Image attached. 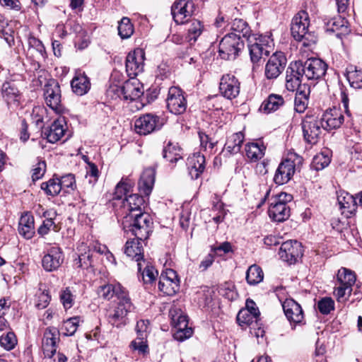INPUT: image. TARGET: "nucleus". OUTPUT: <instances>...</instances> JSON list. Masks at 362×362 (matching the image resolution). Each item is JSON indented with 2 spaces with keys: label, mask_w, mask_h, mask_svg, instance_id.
Listing matches in <instances>:
<instances>
[{
  "label": "nucleus",
  "mask_w": 362,
  "mask_h": 362,
  "mask_svg": "<svg viewBox=\"0 0 362 362\" xmlns=\"http://www.w3.org/2000/svg\"><path fill=\"white\" fill-rule=\"evenodd\" d=\"M187 165L192 179H197L205 168V157L200 153H194L187 158Z\"/></svg>",
  "instance_id": "26"
},
{
  "label": "nucleus",
  "mask_w": 362,
  "mask_h": 362,
  "mask_svg": "<svg viewBox=\"0 0 362 362\" xmlns=\"http://www.w3.org/2000/svg\"><path fill=\"white\" fill-rule=\"evenodd\" d=\"M264 274L260 267L251 265L246 272V281L250 285H256L262 281Z\"/></svg>",
  "instance_id": "43"
},
{
  "label": "nucleus",
  "mask_w": 362,
  "mask_h": 362,
  "mask_svg": "<svg viewBox=\"0 0 362 362\" xmlns=\"http://www.w3.org/2000/svg\"><path fill=\"white\" fill-rule=\"evenodd\" d=\"M118 34L122 39H127L134 33V24H118Z\"/></svg>",
  "instance_id": "58"
},
{
  "label": "nucleus",
  "mask_w": 362,
  "mask_h": 362,
  "mask_svg": "<svg viewBox=\"0 0 362 362\" xmlns=\"http://www.w3.org/2000/svg\"><path fill=\"white\" fill-rule=\"evenodd\" d=\"M232 29L233 32L230 33L231 34L235 35L237 37H240V40H241V37H245L251 42L250 37L252 31L248 24H233Z\"/></svg>",
  "instance_id": "51"
},
{
  "label": "nucleus",
  "mask_w": 362,
  "mask_h": 362,
  "mask_svg": "<svg viewBox=\"0 0 362 362\" xmlns=\"http://www.w3.org/2000/svg\"><path fill=\"white\" fill-rule=\"evenodd\" d=\"M351 291L352 288L338 284L334 291V296L337 297L338 301H343L346 299V296H349L351 295Z\"/></svg>",
  "instance_id": "62"
},
{
  "label": "nucleus",
  "mask_w": 362,
  "mask_h": 362,
  "mask_svg": "<svg viewBox=\"0 0 362 362\" xmlns=\"http://www.w3.org/2000/svg\"><path fill=\"white\" fill-rule=\"evenodd\" d=\"M50 300L48 291H43L37 295L36 307L38 309H44L49 305Z\"/></svg>",
  "instance_id": "61"
},
{
  "label": "nucleus",
  "mask_w": 362,
  "mask_h": 362,
  "mask_svg": "<svg viewBox=\"0 0 362 362\" xmlns=\"http://www.w3.org/2000/svg\"><path fill=\"white\" fill-rule=\"evenodd\" d=\"M46 171V163L45 160H40L33 169L32 178L33 180L40 179Z\"/></svg>",
  "instance_id": "59"
},
{
  "label": "nucleus",
  "mask_w": 362,
  "mask_h": 362,
  "mask_svg": "<svg viewBox=\"0 0 362 362\" xmlns=\"http://www.w3.org/2000/svg\"><path fill=\"white\" fill-rule=\"evenodd\" d=\"M142 276L143 281L145 284H151L158 276V271L146 260V264H143L141 271L139 272Z\"/></svg>",
  "instance_id": "47"
},
{
  "label": "nucleus",
  "mask_w": 362,
  "mask_h": 362,
  "mask_svg": "<svg viewBox=\"0 0 362 362\" xmlns=\"http://www.w3.org/2000/svg\"><path fill=\"white\" fill-rule=\"evenodd\" d=\"M310 93V87L308 86H302L299 90L296 91L294 100V110L298 112H303L308 104V95Z\"/></svg>",
  "instance_id": "35"
},
{
  "label": "nucleus",
  "mask_w": 362,
  "mask_h": 362,
  "mask_svg": "<svg viewBox=\"0 0 362 362\" xmlns=\"http://www.w3.org/2000/svg\"><path fill=\"white\" fill-rule=\"evenodd\" d=\"M19 233L26 239H30L35 234L34 218L33 216L25 214L19 221Z\"/></svg>",
  "instance_id": "34"
},
{
  "label": "nucleus",
  "mask_w": 362,
  "mask_h": 362,
  "mask_svg": "<svg viewBox=\"0 0 362 362\" xmlns=\"http://www.w3.org/2000/svg\"><path fill=\"white\" fill-rule=\"evenodd\" d=\"M317 308L322 314L327 315L334 309V302L331 298H323L319 300Z\"/></svg>",
  "instance_id": "54"
},
{
  "label": "nucleus",
  "mask_w": 362,
  "mask_h": 362,
  "mask_svg": "<svg viewBox=\"0 0 362 362\" xmlns=\"http://www.w3.org/2000/svg\"><path fill=\"white\" fill-rule=\"evenodd\" d=\"M110 92H116L119 98L130 100L139 98L144 93L142 85L134 78L126 81L121 86L112 87L108 93Z\"/></svg>",
  "instance_id": "8"
},
{
  "label": "nucleus",
  "mask_w": 362,
  "mask_h": 362,
  "mask_svg": "<svg viewBox=\"0 0 362 362\" xmlns=\"http://www.w3.org/2000/svg\"><path fill=\"white\" fill-rule=\"evenodd\" d=\"M71 86L74 93L78 95H83L90 88V82L84 74H78L71 80Z\"/></svg>",
  "instance_id": "30"
},
{
  "label": "nucleus",
  "mask_w": 362,
  "mask_h": 362,
  "mask_svg": "<svg viewBox=\"0 0 362 362\" xmlns=\"http://www.w3.org/2000/svg\"><path fill=\"white\" fill-rule=\"evenodd\" d=\"M122 204V206L126 214L122 219V222L127 217L134 220L135 217L137 218L141 215L148 214V213L142 212V207L144 206L145 201L144 197L138 194H132L126 197L123 199Z\"/></svg>",
  "instance_id": "9"
},
{
  "label": "nucleus",
  "mask_w": 362,
  "mask_h": 362,
  "mask_svg": "<svg viewBox=\"0 0 362 362\" xmlns=\"http://www.w3.org/2000/svg\"><path fill=\"white\" fill-rule=\"evenodd\" d=\"M46 104L52 110L61 111V90L59 83L53 78L47 81L44 88Z\"/></svg>",
  "instance_id": "14"
},
{
  "label": "nucleus",
  "mask_w": 362,
  "mask_h": 362,
  "mask_svg": "<svg viewBox=\"0 0 362 362\" xmlns=\"http://www.w3.org/2000/svg\"><path fill=\"white\" fill-rule=\"evenodd\" d=\"M303 69L301 61H295L290 63L286 71V88L289 91L299 90L303 86Z\"/></svg>",
  "instance_id": "6"
},
{
  "label": "nucleus",
  "mask_w": 362,
  "mask_h": 362,
  "mask_svg": "<svg viewBox=\"0 0 362 362\" xmlns=\"http://www.w3.org/2000/svg\"><path fill=\"white\" fill-rule=\"evenodd\" d=\"M203 32V26L202 24H192L191 28L188 29L186 39L190 45L194 44L197 38L201 35Z\"/></svg>",
  "instance_id": "53"
},
{
  "label": "nucleus",
  "mask_w": 362,
  "mask_h": 362,
  "mask_svg": "<svg viewBox=\"0 0 362 362\" xmlns=\"http://www.w3.org/2000/svg\"><path fill=\"white\" fill-rule=\"evenodd\" d=\"M180 284L176 281H170L163 277L159 278L158 288L168 296H173L179 290Z\"/></svg>",
  "instance_id": "45"
},
{
  "label": "nucleus",
  "mask_w": 362,
  "mask_h": 362,
  "mask_svg": "<svg viewBox=\"0 0 362 362\" xmlns=\"http://www.w3.org/2000/svg\"><path fill=\"white\" fill-rule=\"evenodd\" d=\"M134 182L129 177H122L120 182L116 185L114 193L115 199H122L128 197L127 194L132 190Z\"/></svg>",
  "instance_id": "38"
},
{
  "label": "nucleus",
  "mask_w": 362,
  "mask_h": 362,
  "mask_svg": "<svg viewBox=\"0 0 362 362\" xmlns=\"http://www.w3.org/2000/svg\"><path fill=\"white\" fill-rule=\"evenodd\" d=\"M295 166L294 162L291 159L281 161L276 170L274 182L279 185L287 183L294 174Z\"/></svg>",
  "instance_id": "23"
},
{
  "label": "nucleus",
  "mask_w": 362,
  "mask_h": 362,
  "mask_svg": "<svg viewBox=\"0 0 362 362\" xmlns=\"http://www.w3.org/2000/svg\"><path fill=\"white\" fill-rule=\"evenodd\" d=\"M52 227L55 228L52 218H46L43 221L42 224L38 228L37 233L42 236L45 235L49 232Z\"/></svg>",
  "instance_id": "64"
},
{
  "label": "nucleus",
  "mask_w": 362,
  "mask_h": 362,
  "mask_svg": "<svg viewBox=\"0 0 362 362\" xmlns=\"http://www.w3.org/2000/svg\"><path fill=\"white\" fill-rule=\"evenodd\" d=\"M88 249L87 245L81 243L77 247L78 251L80 254L78 255V257L74 259V265L78 268L86 269L93 265V254L90 253V250Z\"/></svg>",
  "instance_id": "31"
},
{
  "label": "nucleus",
  "mask_w": 362,
  "mask_h": 362,
  "mask_svg": "<svg viewBox=\"0 0 362 362\" xmlns=\"http://www.w3.org/2000/svg\"><path fill=\"white\" fill-rule=\"evenodd\" d=\"M337 284L343 286L352 288L356 282V275L354 272L346 268L342 267L339 269L337 275Z\"/></svg>",
  "instance_id": "41"
},
{
  "label": "nucleus",
  "mask_w": 362,
  "mask_h": 362,
  "mask_svg": "<svg viewBox=\"0 0 362 362\" xmlns=\"http://www.w3.org/2000/svg\"><path fill=\"white\" fill-rule=\"evenodd\" d=\"M1 94L8 106H18L21 93L16 84L12 81H5L1 88Z\"/></svg>",
  "instance_id": "25"
},
{
  "label": "nucleus",
  "mask_w": 362,
  "mask_h": 362,
  "mask_svg": "<svg viewBox=\"0 0 362 362\" xmlns=\"http://www.w3.org/2000/svg\"><path fill=\"white\" fill-rule=\"evenodd\" d=\"M88 177L90 178H93V180H89V182L92 183L93 185L97 182L99 177V171L98 167L95 163L92 162H88L86 177Z\"/></svg>",
  "instance_id": "60"
},
{
  "label": "nucleus",
  "mask_w": 362,
  "mask_h": 362,
  "mask_svg": "<svg viewBox=\"0 0 362 362\" xmlns=\"http://www.w3.org/2000/svg\"><path fill=\"white\" fill-rule=\"evenodd\" d=\"M326 32L332 35L334 34L337 37L341 39L351 32L350 24H326Z\"/></svg>",
  "instance_id": "46"
},
{
  "label": "nucleus",
  "mask_w": 362,
  "mask_h": 362,
  "mask_svg": "<svg viewBox=\"0 0 362 362\" xmlns=\"http://www.w3.org/2000/svg\"><path fill=\"white\" fill-rule=\"evenodd\" d=\"M344 115L337 108L327 110L321 119L322 124H325V129H337L344 122Z\"/></svg>",
  "instance_id": "28"
},
{
  "label": "nucleus",
  "mask_w": 362,
  "mask_h": 362,
  "mask_svg": "<svg viewBox=\"0 0 362 362\" xmlns=\"http://www.w3.org/2000/svg\"><path fill=\"white\" fill-rule=\"evenodd\" d=\"M155 182V175L153 169L145 170L139 181V189L141 193L148 196L153 189Z\"/></svg>",
  "instance_id": "32"
},
{
  "label": "nucleus",
  "mask_w": 362,
  "mask_h": 362,
  "mask_svg": "<svg viewBox=\"0 0 362 362\" xmlns=\"http://www.w3.org/2000/svg\"><path fill=\"white\" fill-rule=\"evenodd\" d=\"M153 221L149 214L141 215L134 220L127 217L122 223V228L126 234L131 233L136 238L128 240L124 245V253L137 262L139 272L143 264H146L144 259V245L152 232Z\"/></svg>",
  "instance_id": "1"
},
{
  "label": "nucleus",
  "mask_w": 362,
  "mask_h": 362,
  "mask_svg": "<svg viewBox=\"0 0 362 362\" xmlns=\"http://www.w3.org/2000/svg\"><path fill=\"white\" fill-rule=\"evenodd\" d=\"M0 37L11 46L14 43V28L12 24H0Z\"/></svg>",
  "instance_id": "50"
},
{
  "label": "nucleus",
  "mask_w": 362,
  "mask_h": 362,
  "mask_svg": "<svg viewBox=\"0 0 362 362\" xmlns=\"http://www.w3.org/2000/svg\"><path fill=\"white\" fill-rule=\"evenodd\" d=\"M245 136L239 132L229 136L225 144V150L230 154H236L240 152Z\"/></svg>",
  "instance_id": "36"
},
{
  "label": "nucleus",
  "mask_w": 362,
  "mask_h": 362,
  "mask_svg": "<svg viewBox=\"0 0 362 362\" xmlns=\"http://www.w3.org/2000/svg\"><path fill=\"white\" fill-rule=\"evenodd\" d=\"M303 136L306 142L316 144L321 133V127L325 128L321 119L315 115H306L302 121Z\"/></svg>",
  "instance_id": "10"
},
{
  "label": "nucleus",
  "mask_w": 362,
  "mask_h": 362,
  "mask_svg": "<svg viewBox=\"0 0 362 362\" xmlns=\"http://www.w3.org/2000/svg\"><path fill=\"white\" fill-rule=\"evenodd\" d=\"M59 341V331L54 327H49L44 332L42 349L45 357L52 358L57 351V344Z\"/></svg>",
  "instance_id": "19"
},
{
  "label": "nucleus",
  "mask_w": 362,
  "mask_h": 362,
  "mask_svg": "<svg viewBox=\"0 0 362 362\" xmlns=\"http://www.w3.org/2000/svg\"><path fill=\"white\" fill-rule=\"evenodd\" d=\"M60 301L63 304L65 309L71 308L74 303V297L71 292L69 288L62 290L60 295Z\"/></svg>",
  "instance_id": "55"
},
{
  "label": "nucleus",
  "mask_w": 362,
  "mask_h": 362,
  "mask_svg": "<svg viewBox=\"0 0 362 362\" xmlns=\"http://www.w3.org/2000/svg\"><path fill=\"white\" fill-rule=\"evenodd\" d=\"M286 58L281 52H276L269 59L265 65L264 74L267 79L276 78L284 70Z\"/></svg>",
  "instance_id": "15"
},
{
  "label": "nucleus",
  "mask_w": 362,
  "mask_h": 362,
  "mask_svg": "<svg viewBox=\"0 0 362 362\" xmlns=\"http://www.w3.org/2000/svg\"><path fill=\"white\" fill-rule=\"evenodd\" d=\"M126 71L131 78H134L142 72L144 66V52L141 49L129 52L125 62Z\"/></svg>",
  "instance_id": "16"
},
{
  "label": "nucleus",
  "mask_w": 362,
  "mask_h": 362,
  "mask_svg": "<svg viewBox=\"0 0 362 362\" xmlns=\"http://www.w3.org/2000/svg\"><path fill=\"white\" fill-rule=\"evenodd\" d=\"M303 74L308 80H317L324 76L327 69V64L318 58H310L302 62Z\"/></svg>",
  "instance_id": "13"
},
{
  "label": "nucleus",
  "mask_w": 362,
  "mask_h": 362,
  "mask_svg": "<svg viewBox=\"0 0 362 362\" xmlns=\"http://www.w3.org/2000/svg\"><path fill=\"white\" fill-rule=\"evenodd\" d=\"M128 291L121 284H105L98 288V294L100 297L106 300L111 299L114 296H117V299L126 295Z\"/></svg>",
  "instance_id": "29"
},
{
  "label": "nucleus",
  "mask_w": 362,
  "mask_h": 362,
  "mask_svg": "<svg viewBox=\"0 0 362 362\" xmlns=\"http://www.w3.org/2000/svg\"><path fill=\"white\" fill-rule=\"evenodd\" d=\"M149 325L148 320H141L137 322L136 331L137 337L133 340L129 347L132 351H137L139 354H146L148 351L146 341L147 330Z\"/></svg>",
  "instance_id": "17"
},
{
  "label": "nucleus",
  "mask_w": 362,
  "mask_h": 362,
  "mask_svg": "<svg viewBox=\"0 0 362 362\" xmlns=\"http://www.w3.org/2000/svg\"><path fill=\"white\" fill-rule=\"evenodd\" d=\"M331 161L330 157L325 153L316 155L313 158V164L317 170H322L327 167Z\"/></svg>",
  "instance_id": "56"
},
{
  "label": "nucleus",
  "mask_w": 362,
  "mask_h": 362,
  "mask_svg": "<svg viewBox=\"0 0 362 362\" xmlns=\"http://www.w3.org/2000/svg\"><path fill=\"white\" fill-rule=\"evenodd\" d=\"M346 78L351 87L362 88V69H358L354 65H349L346 68Z\"/></svg>",
  "instance_id": "39"
},
{
  "label": "nucleus",
  "mask_w": 362,
  "mask_h": 362,
  "mask_svg": "<svg viewBox=\"0 0 362 362\" xmlns=\"http://www.w3.org/2000/svg\"><path fill=\"white\" fill-rule=\"evenodd\" d=\"M244 42L235 35H226L219 43V56L226 60H233L244 48Z\"/></svg>",
  "instance_id": "3"
},
{
  "label": "nucleus",
  "mask_w": 362,
  "mask_h": 362,
  "mask_svg": "<svg viewBox=\"0 0 362 362\" xmlns=\"http://www.w3.org/2000/svg\"><path fill=\"white\" fill-rule=\"evenodd\" d=\"M163 124V119L156 115L148 113L135 120L134 130L140 135H147L160 129Z\"/></svg>",
  "instance_id": "7"
},
{
  "label": "nucleus",
  "mask_w": 362,
  "mask_h": 362,
  "mask_svg": "<svg viewBox=\"0 0 362 362\" xmlns=\"http://www.w3.org/2000/svg\"><path fill=\"white\" fill-rule=\"evenodd\" d=\"M279 255L280 258L290 264H294L303 256V247L297 240H287L280 247Z\"/></svg>",
  "instance_id": "12"
},
{
  "label": "nucleus",
  "mask_w": 362,
  "mask_h": 362,
  "mask_svg": "<svg viewBox=\"0 0 362 362\" xmlns=\"http://www.w3.org/2000/svg\"><path fill=\"white\" fill-rule=\"evenodd\" d=\"M166 103L169 111L175 115H180L186 111L187 100L183 90L179 87L172 86L169 88Z\"/></svg>",
  "instance_id": "11"
},
{
  "label": "nucleus",
  "mask_w": 362,
  "mask_h": 362,
  "mask_svg": "<svg viewBox=\"0 0 362 362\" xmlns=\"http://www.w3.org/2000/svg\"><path fill=\"white\" fill-rule=\"evenodd\" d=\"M284 314L291 323L295 325L302 322L304 318L303 311L300 304L292 298L286 299L282 303Z\"/></svg>",
  "instance_id": "22"
},
{
  "label": "nucleus",
  "mask_w": 362,
  "mask_h": 362,
  "mask_svg": "<svg viewBox=\"0 0 362 362\" xmlns=\"http://www.w3.org/2000/svg\"><path fill=\"white\" fill-rule=\"evenodd\" d=\"M284 104V100L281 95L270 94L267 98L262 102L259 110L264 113L269 114L277 110Z\"/></svg>",
  "instance_id": "33"
},
{
  "label": "nucleus",
  "mask_w": 362,
  "mask_h": 362,
  "mask_svg": "<svg viewBox=\"0 0 362 362\" xmlns=\"http://www.w3.org/2000/svg\"><path fill=\"white\" fill-rule=\"evenodd\" d=\"M194 5L192 1L177 0L171 7V15L175 23H187L184 18L193 14Z\"/></svg>",
  "instance_id": "20"
},
{
  "label": "nucleus",
  "mask_w": 362,
  "mask_h": 362,
  "mask_svg": "<svg viewBox=\"0 0 362 362\" xmlns=\"http://www.w3.org/2000/svg\"><path fill=\"white\" fill-rule=\"evenodd\" d=\"M170 316L173 326L177 329L173 334L175 339L182 341L192 335L193 329L188 327L187 317L180 309H171Z\"/></svg>",
  "instance_id": "5"
},
{
  "label": "nucleus",
  "mask_w": 362,
  "mask_h": 362,
  "mask_svg": "<svg viewBox=\"0 0 362 362\" xmlns=\"http://www.w3.org/2000/svg\"><path fill=\"white\" fill-rule=\"evenodd\" d=\"M259 317L252 314L248 310H240L237 315V321L241 327L257 325Z\"/></svg>",
  "instance_id": "44"
},
{
  "label": "nucleus",
  "mask_w": 362,
  "mask_h": 362,
  "mask_svg": "<svg viewBox=\"0 0 362 362\" xmlns=\"http://www.w3.org/2000/svg\"><path fill=\"white\" fill-rule=\"evenodd\" d=\"M133 308L128 292L118 298L117 306L108 313L109 322L117 327L126 324V317Z\"/></svg>",
  "instance_id": "4"
},
{
  "label": "nucleus",
  "mask_w": 362,
  "mask_h": 362,
  "mask_svg": "<svg viewBox=\"0 0 362 362\" xmlns=\"http://www.w3.org/2000/svg\"><path fill=\"white\" fill-rule=\"evenodd\" d=\"M66 122L64 117H59L44 132L47 141L49 143H56L64 135Z\"/></svg>",
  "instance_id": "27"
},
{
  "label": "nucleus",
  "mask_w": 362,
  "mask_h": 362,
  "mask_svg": "<svg viewBox=\"0 0 362 362\" xmlns=\"http://www.w3.org/2000/svg\"><path fill=\"white\" fill-rule=\"evenodd\" d=\"M64 255L60 247L54 246L50 247L47 253L42 259V265L47 272L56 271L63 263Z\"/></svg>",
  "instance_id": "21"
},
{
  "label": "nucleus",
  "mask_w": 362,
  "mask_h": 362,
  "mask_svg": "<svg viewBox=\"0 0 362 362\" xmlns=\"http://www.w3.org/2000/svg\"><path fill=\"white\" fill-rule=\"evenodd\" d=\"M265 146L258 143H250L245 146L247 157L252 162L261 159L264 155Z\"/></svg>",
  "instance_id": "40"
},
{
  "label": "nucleus",
  "mask_w": 362,
  "mask_h": 362,
  "mask_svg": "<svg viewBox=\"0 0 362 362\" xmlns=\"http://www.w3.org/2000/svg\"><path fill=\"white\" fill-rule=\"evenodd\" d=\"M59 183V178H52L48 182H42L41 184V189L44 190L47 195L54 197L59 194L61 190H62Z\"/></svg>",
  "instance_id": "48"
},
{
  "label": "nucleus",
  "mask_w": 362,
  "mask_h": 362,
  "mask_svg": "<svg viewBox=\"0 0 362 362\" xmlns=\"http://www.w3.org/2000/svg\"><path fill=\"white\" fill-rule=\"evenodd\" d=\"M291 32L296 41L303 40L304 46H309L317 41L314 32L309 30V24H291Z\"/></svg>",
  "instance_id": "24"
},
{
  "label": "nucleus",
  "mask_w": 362,
  "mask_h": 362,
  "mask_svg": "<svg viewBox=\"0 0 362 362\" xmlns=\"http://www.w3.org/2000/svg\"><path fill=\"white\" fill-rule=\"evenodd\" d=\"M79 322V317H70L66 320L61 328L62 333L66 336H72L76 332Z\"/></svg>",
  "instance_id": "49"
},
{
  "label": "nucleus",
  "mask_w": 362,
  "mask_h": 362,
  "mask_svg": "<svg viewBox=\"0 0 362 362\" xmlns=\"http://www.w3.org/2000/svg\"><path fill=\"white\" fill-rule=\"evenodd\" d=\"M240 83L238 79L232 74L223 75L220 81L219 90L226 98L232 100L240 93Z\"/></svg>",
  "instance_id": "18"
},
{
  "label": "nucleus",
  "mask_w": 362,
  "mask_h": 362,
  "mask_svg": "<svg viewBox=\"0 0 362 362\" xmlns=\"http://www.w3.org/2000/svg\"><path fill=\"white\" fill-rule=\"evenodd\" d=\"M268 47V45H262L257 40L254 43L250 42L248 49L251 61L253 63H257L264 55L267 56L269 53V51L267 49Z\"/></svg>",
  "instance_id": "37"
},
{
  "label": "nucleus",
  "mask_w": 362,
  "mask_h": 362,
  "mask_svg": "<svg viewBox=\"0 0 362 362\" xmlns=\"http://www.w3.org/2000/svg\"><path fill=\"white\" fill-rule=\"evenodd\" d=\"M199 137L200 140L201 147L205 151L208 148L212 150L215 146L216 142H214L209 135L202 132H199Z\"/></svg>",
  "instance_id": "63"
},
{
  "label": "nucleus",
  "mask_w": 362,
  "mask_h": 362,
  "mask_svg": "<svg viewBox=\"0 0 362 362\" xmlns=\"http://www.w3.org/2000/svg\"><path fill=\"white\" fill-rule=\"evenodd\" d=\"M180 152V148L177 146V144L169 141L167 146L164 147L163 156L170 163H176L180 159H182Z\"/></svg>",
  "instance_id": "42"
},
{
  "label": "nucleus",
  "mask_w": 362,
  "mask_h": 362,
  "mask_svg": "<svg viewBox=\"0 0 362 362\" xmlns=\"http://www.w3.org/2000/svg\"><path fill=\"white\" fill-rule=\"evenodd\" d=\"M17 344V339L15 334L8 332L6 334L2 335L0 338V344L6 350L13 349Z\"/></svg>",
  "instance_id": "52"
},
{
  "label": "nucleus",
  "mask_w": 362,
  "mask_h": 362,
  "mask_svg": "<svg viewBox=\"0 0 362 362\" xmlns=\"http://www.w3.org/2000/svg\"><path fill=\"white\" fill-rule=\"evenodd\" d=\"M293 197L290 194L281 192L276 195L268 210V214L272 220L276 222H283L290 216V208L287 203L290 202Z\"/></svg>",
  "instance_id": "2"
},
{
  "label": "nucleus",
  "mask_w": 362,
  "mask_h": 362,
  "mask_svg": "<svg viewBox=\"0 0 362 362\" xmlns=\"http://www.w3.org/2000/svg\"><path fill=\"white\" fill-rule=\"evenodd\" d=\"M59 180V184L62 189H64L65 192H69V189L74 190L76 182L74 175L72 174H68L62 176Z\"/></svg>",
  "instance_id": "57"
}]
</instances>
